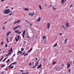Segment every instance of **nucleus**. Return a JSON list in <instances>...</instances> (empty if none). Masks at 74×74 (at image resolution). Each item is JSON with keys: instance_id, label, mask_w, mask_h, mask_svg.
I'll return each instance as SVG.
<instances>
[{"instance_id": "53", "label": "nucleus", "mask_w": 74, "mask_h": 74, "mask_svg": "<svg viewBox=\"0 0 74 74\" xmlns=\"http://www.w3.org/2000/svg\"><path fill=\"white\" fill-rule=\"evenodd\" d=\"M52 5H50L49 7H52Z\"/></svg>"}, {"instance_id": "19", "label": "nucleus", "mask_w": 74, "mask_h": 74, "mask_svg": "<svg viewBox=\"0 0 74 74\" xmlns=\"http://www.w3.org/2000/svg\"><path fill=\"white\" fill-rule=\"evenodd\" d=\"M15 39L16 40V42L18 41V39H17L16 37L15 38Z\"/></svg>"}, {"instance_id": "27", "label": "nucleus", "mask_w": 74, "mask_h": 74, "mask_svg": "<svg viewBox=\"0 0 74 74\" xmlns=\"http://www.w3.org/2000/svg\"><path fill=\"white\" fill-rule=\"evenodd\" d=\"M21 51H24V49L23 48H21Z\"/></svg>"}, {"instance_id": "33", "label": "nucleus", "mask_w": 74, "mask_h": 74, "mask_svg": "<svg viewBox=\"0 0 74 74\" xmlns=\"http://www.w3.org/2000/svg\"><path fill=\"white\" fill-rule=\"evenodd\" d=\"M28 55V53H26L25 54H24V56H26V55Z\"/></svg>"}, {"instance_id": "44", "label": "nucleus", "mask_w": 74, "mask_h": 74, "mask_svg": "<svg viewBox=\"0 0 74 74\" xmlns=\"http://www.w3.org/2000/svg\"><path fill=\"white\" fill-rule=\"evenodd\" d=\"M43 61H45V60H46V59L45 58L44 59H43Z\"/></svg>"}, {"instance_id": "58", "label": "nucleus", "mask_w": 74, "mask_h": 74, "mask_svg": "<svg viewBox=\"0 0 74 74\" xmlns=\"http://www.w3.org/2000/svg\"><path fill=\"white\" fill-rule=\"evenodd\" d=\"M65 42L66 44L67 43V42H66V40H65Z\"/></svg>"}, {"instance_id": "46", "label": "nucleus", "mask_w": 74, "mask_h": 74, "mask_svg": "<svg viewBox=\"0 0 74 74\" xmlns=\"http://www.w3.org/2000/svg\"><path fill=\"white\" fill-rule=\"evenodd\" d=\"M25 74H29V72H26Z\"/></svg>"}, {"instance_id": "60", "label": "nucleus", "mask_w": 74, "mask_h": 74, "mask_svg": "<svg viewBox=\"0 0 74 74\" xmlns=\"http://www.w3.org/2000/svg\"><path fill=\"white\" fill-rule=\"evenodd\" d=\"M20 71H21L22 72V71H23V70H20Z\"/></svg>"}, {"instance_id": "49", "label": "nucleus", "mask_w": 74, "mask_h": 74, "mask_svg": "<svg viewBox=\"0 0 74 74\" xmlns=\"http://www.w3.org/2000/svg\"><path fill=\"white\" fill-rule=\"evenodd\" d=\"M36 58L35 60H37V58Z\"/></svg>"}, {"instance_id": "39", "label": "nucleus", "mask_w": 74, "mask_h": 74, "mask_svg": "<svg viewBox=\"0 0 74 74\" xmlns=\"http://www.w3.org/2000/svg\"><path fill=\"white\" fill-rule=\"evenodd\" d=\"M4 73V72L2 71L1 74H3Z\"/></svg>"}, {"instance_id": "62", "label": "nucleus", "mask_w": 74, "mask_h": 74, "mask_svg": "<svg viewBox=\"0 0 74 74\" xmlns=\"http://www.w3.org/2000/svg\"><path fill=\"white\" fill-rule=\"evenodd\" d=\"M4 0H1V1L2 2H3V1H4Z\"/></svg>"}, {"instance_id": "56", "label": "nucleus", "mask_w": 74, "mask_h": 74, "mask_svg": "<svg viewBox=\"0 0 74 74\" xmlns=\"http://www.w3.org/2000/svg\"><path fill=\"white\" fill-rule=\"evenodd\" d=\"M27 38H29V35L27 36Z\"/></svg>"}, {"instance_id": "21", "label": "nucleus", "mask_w": 74, "mask_h": 74, "mask_svg": "<svg viewBox=\"0 0 74 74\" xmlns=\"http://www.w3.org/2000/svg\"><path fill=\"white\" fill-rule=\"evenodd\" d=\"M39 8H40V10H42V7H41V5H39Z\"/></svg>"}, {"instance_id": "13", "label": "nucleus", "mask_w": 74, "mask_h": 74, "mask_svg": "<svg viewBox=\"0 0 74 74\" xmlns=\"http://www.w3.org/2000/svg\"><path fill=\"white\" fill-rule=\"evenodd\" d=\"M10 51L11 53H12L13 52V51H12V47H11V48H10Z\"/></svg>"}, {"instance_id": "36", "label": "nucleus", "mask_w": 74, "mask_h": 74, "mask_svg": "<svg viewBox=\"0 0 74 74\" xmlns=\"http://www.w3.org/2000/svg\"><path fill=\"white\" fill-rule=\"evenodd\" d=\"M5 47H6V48H7V47H8V45H7V44H6L5 45Z\"/></svg>"}, {"instance_id": "55", "label": "nucleus", "mask_w": 74, "mask_h": 74, "mask_svg": "<svg viewBox=\"0 0 74 74\" xmlns=\"http://www.w3.org/2000/svg\"><path fill=\"white\" fill-rule=\"evenodd\" d=\"M5 23H7V22L6 21H5L4 23V24H5Z\"/></svg>"}, {"instance_id": "41", "label": "nucleus", "mask_w": 74, "mask_h": 74, "mask_svg": "<svg viewBox=\"0 0 74 74\" xmlns=\"http://www.w3.org/2000/svg\"><path fill=\"white\" fill-rule=\"evenodd\" d=\"M3 44H4V42H3V41L2 42H1V45H3Z\"/></svg>"}, {"instance_id": "42", "label": "nucleus", "mask_w": 74, "mask_h": 74, "mask_svg": "<svg viewBox=\"0 0 74 74\" xmlns=\"http://www.w3.org/2000/svg\"><path fill=\"white\" fill-rule=\"evenodd\" d=\"M30 26H33V24L30 23Z\"/></svg>"}, {"instance_id": "18", "label": "nucleus", "mask_w": 74, "mask_h": 74, "mask_svg": "<svg viewBox=\"0 0 74 74\" xmlns=\"http://www.w3.org/2000/svg\"><path fill=\"white\" fill-rule=\"evenodd\" d=\"M46 37V36H43L42 37L43 40H45Z\"/></svg>"}, {"instance_id": "59", "label": "nucleus", "mask_w": 74, "mask_h": 74, "mask_svg": "<svg viewBox=\"0 0 74 74\" xmlns=\"http://www.w3.org/2000/svg\"><path fill=\"white\" fill-rule=\"evenodd\" d=\"M32 64H34V62H32Z\"/></svg>"}, {"instance_id": "64", "label": "nucleus", "mask_w": 74, "mask_h": 74, "mask_svg": "<svg viewBox=\"0 0 74 74\" xmlns=\"http://www.w3.org/2000/svg\"><path fill=\"white\" fill-rule=\"evenodd\" d=\"M22 74H25V73H22Z\"/></svg>"}, {"instance_id": "6", "label": "nucleus", "mask_w": 74, "mask_h": 74, "mask_svg": "<svg viewBox=\"0 0 74 74\" xmlns=\"http://www.w3.org/2000/svg\"><path fill=\"white\" fill-rule=\"evenodd\" d=\"M42 66V64H40V65H38V66L37 68V69H40V67H41Z\"/></svg>"}, {"instance_id": "24", "label": "nucleus", "mask_w": 74, "mask_h": 74, "mask_svg": "<svg viewBox=\"0 0 74 74\" xmlns=\"http://www.w3.org/2000/svg\"><path fill=\"white\" fill-rule=\"evenodd\" d=\"M7 58H4V59L2 61L3 62H4V61H5V60H6V59H7Z\"/></svg>"}, {"instance_id": "25", "label": "nucleus", "mask_w": 74, "mask_h": 74, "mask_svg": "<svg viewBox=\"0 0 74 74\" xmlns=\"http://www.w3.org/2000/svg\"><path fill=\"white\" fill-rule=\"evenodd\" d=\"M18 52L19 53H20V54H21V53H22V52L21 51H18Z\"/></svg>"}, {"instance_id": "7", "label": "nucleus", "mask_w": 74, "mask_h": 74, "mask_svg": "<svg viewBox=\"0 0 74 74\" xmlns=\"http://www.w3.org/2000/svg\"><path fill=\"white\" fill-rule=\"evenodd\" d=\"M11 33V32L10 31H9V32H8L6 34V35H7V36H8V35H9Z\"/></svg>"}, {"instance_id": "38", "label": "nucleus", "mask_w": 74, "mask_h": 74, "mask_svg": "<svg viewBox=\"0 0 74 74\" xmlns=\"http://www.w3.org/2000/svg\"><path fill=\"white\" fill-rule=\"evenodd\" d=\"M9 15H12V13H11L9 14Z\"/></svg>"}, {"instance_id": "37", "label": "nucleus", "mask_w": 74, "mask_h": 74, "mask_svg": "<svg viewBox=\"0 0 74 74\" xmlns=\"http://www.w3.org/2000/svg\"><path fill=\"white\" fill-rule=\"evenodd\" d=\"M62 28L63 29H64V25H62Z\"/></svg>"}, {"instance_id": "15", "label": "nucleus", "mask_w": 74, "mask_h": 74, "mask_svg": "<svg viewBox=\"0 0 74 74\" xmlns=\"http://www.w3.org/2000/svg\"><path fill=\"white\" fill-rule=\"evenodd\" d=\"M66 27H69V23L68 22L67 23V24H66Z\"/></svg>"}, {"instance_id": "63", "label": "nucleus", "mask_w": 74, "mask_h": 74, "mask_svg": "<svg viewBox=\"0 0 74 74\" xmlns=\"http://www.w3.org/2000/svg\"><path fill=\"white\" fill-rule=\"evenodd\" d=\"M69 67H69L68 66H67V69H69Z\"/></svg>"}, {"instance_id": "16", "label": "nucleus", "mask_w": 74, "mask_h": 74, "mask_svg": "<svg viewBox=\"0 0 74 74\" xmlns=\"http://www.w3.org/2000/svg\"><path fill=\"white\" fill-rule=\"evenodd\" d=\"M24 10H25V11H29V9L27 8H23Z\"/></svg>"}, {"instance_id": "30", "label": "nucleus", "mask_w": 74, "mask_h": 74, "mask_svg": "<svg viewBox=\"0 0 74 74\" xmlns=\"http://www.w3.org/2000/svg\"><path fill=\"white\" fill-rule=\"evenodd\" d=\"M10 61V59H8V61H6V63H8V62H9Z\"/></svg>"}, {"instance_id": "43", "label": "nucleus", "mask_w": 74, "mask_h": 74, "mask_svg": "<svg viewBox=\"0 0 74 74\" xmlns=\"http://www.w3.org/2000/svg\"><path fill=\"white\" fill-rule=\"evenodd\" d=\"M25 54V52H24L21 55L22 56H23V55H24Z\"/></svg>"}, {"instance_id": "57", "label": "nucleus", "mask_w": 74, "mask_h": 74, "mask_svg": "<svg viewBox=\"0 0 74 74\" xmlns=\"http://www.w3.org/2000/svg\"><path fill=\"white\" fill-rule=\"evenodd\" d=\"M72 5H72L70 6V8H71V6H72Z\"/></svg>"}, {"instance_id": "40", "label": "nucleus", "mask_w": 74, "mask_h": 74, "mask_svg": "<svg viewBox=\"0 0 74 74\" xmlns=\"http://www.w3.org/2000/svg\"><path fill=\"white\" fill-rule=\"evenodd\" d=\"M53 10H56V8H55L54 7H53Z\"/></svg>"}, {"instance_id": "4", "label": "nucleus", "mask_w": 74, "mask_h": 74, "mask_svg": "<svg viewBox=\"0 0 74 74\" xmlns=\"http://www.w3.org/2000/svg\"><path fill=\"white\" fill-rule=\"evenodd\" d=\"M18 27H20V26H17L15 27H14L13 29V30H15V29H17V28Z\"/></svg>"}, {"instance_id": "14", "label": "nucleus", "mask_w": 74, "mask_h": 74, "mask_svg": "<svg viewBox=\"0 0 74 74\" xmlns=\"http://www.w3.org/2000/svg\"><path fill=\"white\" fill-rule=\"evenodd\" d=\"M19 31H18V30H16L14 31V33H19Z\"/></svg>"}, {"instance_id": "17", "label": "nucleus", "mask_w": 74, "mask_h": 74, "mask_svg": "<svg viewBox=\"0 0 74 74\" xmlns=\"http://www.w3.org/2000/svg\"><path fill=\"white\" fill-rule=\"evenodd\" d=\"M37 64V63H36L35 65L34 66H33V67H32V68H35V67H36V66H37V64Z\"/></svg>"}, {"instance_id": "9", "label": "nucleus", "mask_w": 74, "mask_h": 74, "mask_svg": "<svg viewBox=\"0 0 74 74\" xmlns=\"http://www.w3.org/2000/svg\"><path fill=\"white\" fill-rule=\"evenodd\" d=\"M41 19V18L39 17L38 18V19L36 20V22H40V20Z\"/></svg>"}, {"instance_id": "2", "label": "nucleus", "mask_w": 74, "mask_h": 74, "mask_svg": "<svg viewBox=\"0 0 74 74\" xmlns=\"http://www.w3.org/2000/svg\"><path fill=\"white\" fill-rule=\"evenodd\" d=\"M25 33H26V31L25 30H24L23 32L22 36H23V38H24V36L25 35Z\"/></svg>"}, {"instance_id": "22", "label": "nucleus", "mask_w": 74, "mask_h": 74, "mask_svg": "<svg viewBox=\"0 0 74 74\" xmlns=\"http://www.w3.org/2000/svg\"><path fill=\"white\" fill-rule=\"evenodd\" d=\"M16 63V62H13L11 64H15Z\"/></svg>"}, {"instance_id": "23", "label": "nucleus", "mask_w": 74, "mask_h": 74, "mask_svg": "<svg viewBox=\"0 0 74 74\" xmlns=\"http://www.w3.org/2000/svg\"><path fill=\"white\" fill-rule=\"evenodd\" d=\"M68 73H71V70H70V69H68Z\"/></svg>"}, {"instance_id": "47", "label": "nucleus", "mask_w": 74, "mask_h": 74, "mask_svg": "<svg viewBox=\"0 0 74 74\" xmlns=\"http://www.w3.org/2000/svg\"><path fill=\"white\" fill-rule=\"evenodd\" d=\"M11 64H10V66H8V67H11Z\"/></svg>"}, {"instance_id": "48", "label": "nucleus", "mask_w": 74, "mask_h": 74, "mask_svg": "<svg viewBox=\"0 0 74 74\" xmlns=\"http://www.w3.org/2000/svg\"><path fill=\"white\" fill-rule=\"evenodd\" d=\"M53 64H55V62H53Z\"/></svg>"}, {"instance_id": "12", "label": "nucleus", "mask_w": 74, "mask_h": 74, "mask_svg": "<svg viewBox=\"0 0 74 74\" xmlns=\"http://www.w3.org/2000/svg\"><path fill=\"white\" fill-rule=\"evenodd\" d=\"M33 48H31L28 51V52H30V51H32Z\"/></svg>"}, {"instance_id": "31", "label": "nucleus", "mask_w": 74, "mask_h": 74, "mask_svg": "<svg viewBox=\"0 0 74 74\" xmlns=\"http://www.w3.org/2000/svg\"><path fill=\"white\" fill-rule=\"evenodd\" d=\"M31 65H32V63H31V62H30L29 64V66H30Z\"/></svg>"}, {"instance_id": "52", "label": "nucleus", "mask_w": 74, "mask_h": 74, "mask_svg": "<svg viewBox=\"0 0 74 74\" xmlns=\"http://www.w3.org/2000/svg\"><path fill=\"white\" fill-rule=\"evenodd\" d=\"M11 67L12 69H13V68H14V66H11Z\"/></svg>"}, {"instance_id": "8", "label": "nucleus", "mask_w": 74, "mask_h": 74, "mask_svg": "<svg viewBox=\"0 0 74 74\" xmlns=\"http://www.w3.org/2000/svg\"><path fill=\"white\" fill-rule=\"evenodd\" d=\"M56 69L57 71H59L60 70V67L56 68Z\"/></svg>"}, {"instance_id": "28", "label": "nucleus", "mask_w": 74, "mask_h": 74, "mask_svg": "<svg viewBox=\"0 0 74 74\" xmlns=\"http://www.w3.org/2000/svg\"><path fill=\"white\" fill-rule=\"evenodd\" d=\"M2 58H1V59H0V60H3V58H4V56H2Z\"/></svg>"}, {"instance_id": "32", "label": "nucleus", "mask_w": 74, "mask_h": 74, "mask_svg": "<svg viewBox=\"0 0 74 74\" xmlns=\"http://www.w3.org/2000/svg\"><path fill=\"white\" fill-rule=\"evenodd\" d=\"M17 37L18 38V40H19V36H17Z\"/></svg>"}, {"instance_id": "5", "label": "nucleus", "mask_w": 74, "mask_h": 74, "mask_svg": "<svg viewBox=\"0 0 74 74\" xmlns=\"http://www.w3.org/2000/svg\"><path fill=\"white\" fill-rule=\"evenodd\" d=\"M49 27H50V23H48L47 25V28L49 29Z\"/></svg>"}, {"instance_id": "1", "label": "nucleus", "mask_w": 74, "mask_h": 74, "mask_svg": "<svg viewBox=\"0 0 74 74\" xmlns=\"http://www.w3.org/2000/svg\"><path fill=\"white\" fill-rule=\"evenodd\" d=\"M4 13L5 14H8L10 12V9L4 10H3Z\"/></svg>"}, {"instance_id": "3", "label": "nucleus", "mask_w": 74, "mask_h": 74, "mask_svg": "<svg viewBox=\"0 0 74 74\" xmlns=\"http://www.w3.org/2000/svg\"><path fill=\"white\" fill-rule=\"evenodd\" d=\"M34 15V13L30 12L29 13V15H30L31 16H33Z\"/></svg>"}, {"instance_id": "26", "label": "nucleus", "mask_w": 74, "mask_h": 74, "mask_svg": "<svg viewBox=\"0 0 74 74\" xmlns=\"http://www.w3.org/2000/svg\"><path fill=\"white\" fill-rule=\"evenodd\" d=\"M58 44L57 43H56V44H55V45H54L53 46V47H56V46H57V45Z\"/></svg>"}, {"instance_id": "45", "label": "nucleus", "mask_w": 74, "mask_h": 74, "mask_svg": "<svg viewBox=\"0 0 74 74\" xmlns=\"http://www.w3.org/2000/svg\"><path fill=\"white\" fill-rule=\"evenodd\" d=\"M5 29V27H3V30H4V29Z\"/></svg>"}, {"instance_id": "11", "label": "nucleus", "mask_w": 74, "mask_h": 74, "mask_svg": "<svg viewBox=\"0 0 74 74\" xmlns=\"http://www.w3.org/2000/svg\"><path fill=\"white\" fill-rule=\"evenodd\" d=\"M21 21V20H19L18 21H17L15 22L14 23H20V21Z\"/></svg>"}, {"instance_id": "10", "label": "nucleus", "mask_w": 74, "mask_h": 74, "mask_svg": "<svg viewBox=\"0 0 74 74\" xmlns=\"http://www.w3.org/2000/svg\"><path fill=\"white\" fill-rule=\"evenodd\" d=\"M67 65V67H70V64L69 62H68V63L66 64Z\"/></svg>"}, {"instance_id": "51", "label": "nucleus", "mask_w": 74, "mask_h": 74, "mask_svg": "<svg viewBox=\"0 0 74 74\" xmlns=\"http://www.w3.org/2000/svg\"><path fill=\"white\" fill-rule=\"evenodd\" d=\"M64 30H66V28L64 27Z\"/></svg>"}, {"instance_id": "35", "label": "nucleus", "mask_w": 74, "mask_h": 74, "mask_svg": "<svg viewBox=\"0 0 74 74\" xmlns=\"http://www.w3.org/2000/svg\"><path fill=\"white\" fill-rule=\"evenodd\" d=\"M10 52H9V53L8 54L6 55V56H8V55H10L11 54V53H10Z\"/></svg>"}, {"instance_id": "29", "label": "nucleus", "mask_w": 74, "mask_h": 74, "mask_svg": "<svg viewBox=\"0 0 74 74\" xmlns=\"http://www.w3.org/2000/svg\"><path fill=\"white\" fill-rule=\"evenodd\" d=\"M64 0H62V4H63V3H64Z\"/></svg>"}, {"instance_id": "50", "label": "nucleus", "mask_w": 74, "mask_h": 74, "mask_svg": "<svg viewBox=\"0 0 74 74\" xmlns=\"http://www.w3.org/2000/svg\"><path fill=\"white\" fill-rule=\"evenodd\" d=\"M59 34L60 35V36H61V35H62V33H60Z\"/></svg>"}, {"instance_id": "54", "label": "nucleus", "mask_w": 74, "mask_h": 74, "mask_svg": "<svg viewBox=\"0 0 74 74\" xmlns=\"http://www.w3.org/2000/svg\"><path fill=\"white\" fill-rule=\"evenodd\" d=\"M7 42L8 43H9V41L8 40H6Z\"/></svg>"}, {"instance_id": "20", "label": "nucleus", "mask_w": 74, "mask_h": 74, "mask_svg": "<svg viewBox=\"0 0 74 74\" xmlns=\"http://www.w3.org/2000/svg\"><path fill=\"white\" fill-rule=\"evenodd\" d=\"M4 66H5V64L2 65L1 66V67L2 68V67H4Z\"/></svg>"}, {"instance_id": "61", "label": "nucleus", "mask_w": 74, "mask_h": 74, "mask_svg": "<svg viewBox=\"0 0 74 74\" xmlns=\"http://www.w3.org/2000/svg\"><path fill=\"white\" fill-rule=\"evenodd\" d=\"M13 56H15V54H14Z\"/></svg>"}, {"instance_id": "34", "label": "nucleus", "mask_w": 74, "mask_h": 74, "mask_svg": "<svg viewBox=\"0 0 74 74\" xmlns=\"http://www.w3.org/2000/svg\"><path fill=\"white\" fill-rule=\"evenodd\" d=\"M12 37H10V41H12Z\"/></svg>"}]
</instances>
